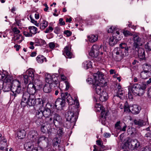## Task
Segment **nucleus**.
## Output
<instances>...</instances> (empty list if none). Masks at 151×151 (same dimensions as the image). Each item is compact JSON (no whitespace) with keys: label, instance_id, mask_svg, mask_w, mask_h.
<instances>
[{"label":"nucleus","instance_id":"1","mask_svg":"<svg viewBox=\"0 0 151 151\" xmlns=\"http://www.w3.org/2000/svg\"><path fill=\"white\" fill-rule=\"evenodd\" d=\"M93 78H88L87 81L94 86L96 92L99 95L102 92V91H104L103 87L106 86V82L104 80L103 73L99 71L93 74Z\"/></svg>","mask_w":151,"mask_h":151},{"label":"nucleus","instance_id":"2","mask_svg":"<svg viewBox=\"0 0 151 151\" xmlns=\"http://www.w3.org/2000/svg\"><path fill=\"white\" fill-rule=\"evenodd\" d=\"M76 107H73L70 110L68 111L65 114V118L67 121L63 124L64 126L68 129L70 127V122H75L77 120L79 111L78 109L79 106L78 101L76 99L74 101Z\"/></svg>","mask_w":151,"mask_h":151},{"label":"nucleus","instance_id":"3","mask_svg":"<svg viewBox=\"0 0 151 151\" xmlns=\"http://www.w3.org/2000/svg\"><path fill=\"white\" fill-rule=\"evenodd\" d=\"M21 83L19 80H15L12 81L11 84L9 83H4L3 89L4 92H8L11 90L14 98L18 96L19 94H22L23 92L21 90Z\"/></svg>","mask_w":151,"mask_h":151},{"label":"nucleus","instance_id":"4","mask_svg":"<svg viewBox=\"0 0 151 151\" xmlns=\"http://www.w3.org/2000/svg\"><path fill=\"white\" fill-rule=\"evenodd\" d=\"M147 86L145 82H142L140 84H135L133 85L132 86H129L128 87V93L129 98L132 99L134 96H142L145 92Z\"/></svg>","mask_w":151,"mask_h":151},{"label":"nucleus","instance_id":"5","mask_svg":"<svg viewBox=\"0 0 151 151\" xmlns=\"http://www.w3.org/2000/svg\"><path fill=\"white\" fill-rule=\"evenodd\" d=\"M39 83L36 84L35 81L34 84L33 83H29L27 88V91L30 95H33L35 94L37 91L40 90L42 87V85L40 81H38Z\"/></svg>","mask_w":151,"mask_h":151},{"label":"nucleus","instance_id":"6","mask_svg":"<svg viewBox=\"0 0 151 151\" xmlns=\"http://www.w3.org/2000/svg\"><path fill=\"white\" fill-rule=\"evenodd\" d=\"M128 148L132 150L138 148L140 145V143L136 139H129L127 142Z\"/></svg>","mask_w":151,"mask_h":151},{"label":"nucleus","instance_id":"7","mask_svg":"<svg viewBox=\"0 0 151 151\" xmlns=\"http://www.w3.org/2000/svg\"><path fill=\"white\" fill-rule=\"evenodd\" d=\"M46 81L47 83H49L50 85H54V86L58 83V81L57 80V78L55 77L54 75L51 76L50 74L47 73L45 75Z\"/></svg>","mask_w":151,"mask_h":151},{"label":"nucleus","instance_id":"8","mask_svg":"<svg viewBox=\"0 0 151 151\" xmlns=\"http://www.w3.org/2000/svg\"><path fill=\"white\" fill-rule=\"evenodd\" d=\"M101 47L95 45H93L91 48V50L89 52V55L93 58H96L99 55Z\"/></svg>","mask_w":151,"mask_h":151},{"label":"nucleus","instance_id":"9","mask_svg":"<svg viewBox=\"0 0 151 151\" xmlns=\"http://www.w3.org/2000/svg\"><path fill=\"white\" fill-rule=\"evenodd\" d=\"M60 91L61 96V99L65 102L66 99L67 102L69 104H73V99L69 94L68 92L63 93L62 92V91L59 88Z\"/></svg>","mask_w":151,"mask_h":151},{"label":"nucleus","instance_id":"10","mask_svg":"<svg viewBox=\"0 0 151 151\" xmlns=\"http://www.w3.org/2000/svg\"><path fill=\"white\" fill-rule=\"evenodd\" d=\"M114 51V53L115 54L114 55L115 60L117 61L121 60L124 56L123 50L117 47L115 49Z\"/></svg>","mask_w":151,"mask_h":151},{"label":"nucleus","instance_id":"11","mask_svg":"<svg viewBox=\"0 0 151 151\" xmlns=\"http://www.w3.org/2000/svg\"><path fill=\"white\" fill-rule=\"evenodd\" d=\"M133 37L134 42L132 49L133 50L136 49H137L140 45L141 39L137 34L133 35Z\"/></svg>","mask_w":151,"mask_h":151},{"label":"nucleus","instance_id":"12","mask_svg":"<svg viewBox=\"0 0 151 151\" xmlns=\"http://www.w3.org/2000/svg\"><path fill=\"white\" fill-rule=\"evenodd\" d=\"M65 101L61 99L58 98L55 102V107L58 109H62L65 105Z\"/></svg>","mask_w":151,"mask_h":151},{"label":"nucleus","instance_id":"13","mask_svg":"<svg viewBox=\"0 0 151 151\" xmlns=\"http://www.w3.org/2000/svg\"><path fill=\"white\" fill-rule=\"evenodd\" d=\"M71 47L70 46H66L63 51V54L67 58H70L72 57V54L70 52Z\"/></svg>","mask_w":151,"mask_h":151},{"label":"nucleus","instance_id":"14","mask_svg":"<svg viewBox=\"0 0 151 151\" xmlns=\"http://www.w3.org/2000/svg\"><path fill=\"white\" fill-rule=\"evenodd\" d=\"M50 128V124L47 122L43 124L41 128V131L43 133L49 132V130Z\"/></svg>","mask_w":151,"mask_h":151},{"label":"nucleus","instance_id":"15","mask_svg":"<svg viewBox=\"0 0 151 151\" xmlns=\"http://www.w3.org/2000/svg\"><path fill=\"white\" fill-rule=\"evenodd\" d=\"M137 51L139 58L141 59H144L145 58V53L144 49L138 47L137 49L133 50Z\"/></svg>","mask_w":151,"mask_h":151},{"label":"nucleus","instance_id":"16","mask_svg":"<svg viewBox=\"0 0 151 151\" xmlns=\"http://www.w3.org/2000/svg\"><path fill=\"white\" fill-rule=\"evenodd\" d=\"M130 108L131 109V112L135 114H138L141 110L140 107L137 105H134L132 106H131Z\"/></svg>","mask_w":151,"mask_h":151},{"label":"nucleus","instance_id":"17","mask_svg":"<svg viewBox=\"0 0 151 151\" xmlns=\"http://www.w3.org/2000/svg\"><path fill=\"white\" fill-rule=\"evenodd\" d=\"M62 121L61 117L58 114H54L53 122L55 126H57Z\"/></svg>","mask_w":151,"mask_h":151},{"label":"nucleus","instance_id":"18","mask_svg":"<svg viewBox=\"0 0 151 151\" xmlns=\"http://www.w3.org/2000/svg\"><path fill=\"white\" fill-rule=\"evenodd\" d=\"M99 95V98L101 102L106 101L108 98L107 93L106 91H102V92Z\"/></svg>","mask_w":151,"mask_h":151},{"label":"nucleus","instance_id":"19","mask_svg":"<svg viewBox=\"0 0 151 151\" xmlns=\"http://www.w3.org/2000/svg\"><path fill=\"white\" fill-rule=\"evenodd\" d=\"M42 111L43 116L46 118H48L50 116H52L53 114L51 113L50 109L48 108L44 109Z\"/></svg>","mask_w":151,"mask_h":151},{"label":"nucleus","instance_id":"20","mask_svg":"<svg viewBox=\"0 0 151 151\" xmlns=\"http://www.w3.org/2000/svg\"><path fill=\"white\" fill-rule=\"evenodd\" d=\"M119 48L123 50L125 52H128L130 47L127 46L126 43L124 42L122 43L119 44Z\"/></svg>","mask_w":151,"mask_h":151},{"label":"nucleus","instance_id":"21","mask_svg":"<svg viewBox=\"0 0 151 151\" xmlns=\"http://www.w3.org/2000/svg\"><path fill=\"white\" fill-rule=\"evenodd\" d=\"M150 71L144 70L142 71L140 74L141 78L143 79H146L150 76Z\"/></svg>","mask_w":151,"mask_h":151},{"label":"nucleus","instance_id":"22","mask_svg":"<svg viewBox=\"0 0 151 151\" xmlns=\"http://www.w3.org/2000/svg\"><path fill=\"white\" fill-rule=\"evenodd\" d=\"M34 96H31L27 100V105L29 106H34L35 105L36 102Z\"/></svg>","mask_w":151,"mask_h":151},{"label":"nucleus","instance_id":"23","mask_svg":"<svg viewBox=\"0 0 151 151\" xmlns=\"http://www.w3.org/2000/svg\"><path fill=\"white\" fill-rule=\"evenodd\" d=\"M6 140L4 137H2L0 140V149L3 150L6 147Z\"/></svg>","mask_w":151,"mask_h":151},{"label":"nucleus","instance_id":"24","mask_svg":"<svg viewBox=\"0 0 151 151\" xmlns=\"http://www.w3.org/2000/svg\"><path fill=\"white\" fill-rule=\"evenodd\" d=\"M30 135L32 138V140L34 142H35L38 138L37 136L38 135L37 132L35 130H33L30 131L29 132Z\"/></svg>","mask_w":151,"mask_h":151},{"label":"nucleus","instance_id":"25","mask_svg":"<svg viewBox=\"0 0 151 151\" xmlns=\"http://www.w3.org/2000/svg\"><path fill=\"white\" fill-rule=\"evenodd\" d=\"M89 41L92 43L97 41L98 40V36L96 35H91L88 36Z\"/></svg>","mask_w":151,"mask_h":151},{"label":"nucleus","instance_id":"26","mask_svg":"<svg viewBox=\"0 0 151 151\" xmlns=\"http://www.w3.org/2000/svg\"><path fill=\"white\" fill-rule=\"evenodd\" d=\"M117 89V94L116 96L121 98V97L123 94V91L122 90L121 86L119 84L116 85Z\"/></svg>","mask_w":151,"mask_h":151},{"label":"nucleus","instance_id":"27","mask_svg":"<svg viewBox=\"0 0 151 151\" xmlns=\"http://www.w3.org/2000/svg\"><path fill=\"white\" fill-rule=\"evenodd\" d=\"M44 91L46 93L50 92L51 91V85L49 83H47L44 86L43 88Z\"/></svg>","mask_w":151,"mask_h":151},{"label":"nucleus","instance_id":"28","mask_svg":"<svg viewBox=\"0 0 151 151\" xmlns=\"http://www.w3.org/2000/svg\"><path fill=\"white\" fill-rule=\"evenodd\" d=\"M117 40L115 36H112L109 39V44L110 45L113 46L116 44Z\"/></svg>","mask_w":151,"mask_h":151},{"label":"nucleus","instance_id":"29","mask_svg":"<svg viewBox=\"0 0 151 151\" xmlns=\"http://www.w3.org/2000/svg\"><path fill=\"white\" fill-rule=\"evenodd\" d=\"M26 134L25 131L24 130H19L17 134V137L19 139L23 138Z\"/></svg>","mask_w":151,"mask_h":151},{"label":"nucleus","instance_id":"30","mask_svg":"<svg viewBox=\"0 0 151 151\" xmlns=\"http://www.w3.org/2000/svg\"><path fill=\"white\" fill-rule=\"evenodd\" d=\"M143 70L146 71H150L151 70V65L148 63H145L142 65Z\"/></svg>","mask_w":151,"mask_h":151},{"label":"nucleus","instance_id":"31","mask_svg":"<svg viewBox=\"0 0 151 151\" xmlns=\"http://www.w3.org/2000/svg\"><path fill=\"white\" fill-rule=\"evenodd\" d=\"M37 62L40 63H42L44 61H46V58L42 55H39L36 58Z\"/></svg>","mask_w":151,"mask_h":151},{"label":"nucleus","instance_id":"32","mask_svg":"<svg viewBox=\"0 0 151 151\" xmlns=\"http://www.w3.org/2000/svg\"><path fill=\"white\" fill-rule=\"evenodd\" d=\"M83 64L85 68L86 69L91 68L92 67L91 62L89 60L84 61L83 63Z\"/></svg>","mask_w":151,"mask_h":151},{"label":"nucleus","instance_id":"33","mask_svg":"<svg viewBox=\"0 0 151 151\" xmlns=\"http://www.w3.org/2000/svg\"><path fill=\"white\" fill-rule=\"evenodd\" d=\"M33 147V144L30 142H27L24 145V147L25 148L29 151H31V150Z\"/></svg>","mask_w":151,"mask_h":151},{"label":"nucleus","instance_id":"34","mask_svg":"<svg viewBox=\"0 0 151 151\" xmlns=\"http://www.w3.org/2000/svg\"><path fill=\"white\" fill-rule=\"evenodd\" d=\"M29 30V32L32 35H35L37 33V28L34 26H30L28 28Z\"/></svg>","mask_w":151,"mask_h":151},{"label":"nucleus","instance_id":"35","mask_svg":"<svg viewBox=\"0 0 151 151\" xmlns=\"http://www.w3.org/2000/svg\"><path fill=\"white\" fill-rule=\"evenodd\" d=\"M30 97L29 94L27 92H26L23 93L22 99L25 101H27Z\"/></svg>","mask_w":151,"mask_h":151},{"label":"nucleus","instance_id":"36","mask_svg":"<svg viewBox=\"0 0 151 151\" xmlns=\"http://www.w3.org/2000/svg\"><path fill=\"white\" fill-rule=\"evenodd\" d=\"M124 111L127 113H129L131 112L130 106H129L127 102H126L124 105Z\"/></svg>","mask_w":151,"mask_h":151},{"label":"nucleus","instance_id":"37","mask_svg":"<svg viewBox=\"0 0 151 151\" xmlns=\"http://www.w3.org/2000/svg\"><path fill=\"white\" fill-rule=\"evenodd\" d=\"M27 73L28 74V76L31 78V80H34V74L32 71L31 70H28L27 71Z\"/></svg>","mask_w":151,"mask_h":151},{"label":"nucleus","instance_id":"38","mask_svg":"<svg viewBox=\"0 0 151 151\" xmlns=\"http://www.w3.org/2000/svg\"><path fill=\"white\" fill-rule=\"evenodd\" d=\"M23 80L24 81V83L26 84L29 83H31V81H32L31 78H29L27 75H26L24 76H23Z\"/></svg>","mask_w":151,"mask_h":151},{"label":"nucleus","instance_id":"39","mask_svg":"<svg viewBox=\"0 0 151 151\" xmlns=\"http://www.w3.org/2000/svg\"><path fill=\"white\" fill-rule=\"evenodd\" d=\"M134 123L135 124L140 126H142L144 125V122L143 120L141 119H135L134 120Z\"/></svg>","mask_w":151,"mask_h":151},{"label":"nucleus","instance_id":"40","mask_svg":"<svg viewBox=\"0 0 151 151\" xmlns=\"http://www.w3.org/2000/svg\"><path fill=\"white\" fill-rule=\"evenodd\" d=\"M47 22L46 21H43L40 25V28L43 29L47 27Z\"/></svg>","mask_w":151,"mask_h":151},{"label":"nucleus","instance_id":"41","mask_svg":"<svg viewBox=\"0 0 151 151\" xmlns=\"http://www.w3.org/2000/svg\"><path fill=\"white\" fill-rule=\"evenodd\" d=\"M12 78L9 76H6L4 79V83H9L11 84L12 83Z\"/></svg>","mask_w":151,"mask_h":151},{"label":"nucleus","instance_id":"42","mask_svg":"<svg viewBox=\"0 0 151 151\" xmlns=\"http://www.w3.org/2000/svg\"><path fill=\"white\" fill-rule=\"evenodd\" d=\"M35 101L37 105H38L40 106H42L43 107V102L41 99H35Z\"/></svg>","mask_w":151,"mask_h":151},{"label":"nucleus","instance_id":"43","mask_svg":"<svg viewBox=\"0 0 151 151\" xmlns=\"http://www.w3.org/2000/svg\"><path fill=\"white\" fill-rule=\"evenodd\" d=\"M145 48L148 50L151 51V41H149L145 44Z\"/></svg>","mask_w":151,"mask_h":151},{"label":"nucleus","instance_id":"44","mask_svg":"<svg viewBox=\"0 0 151 151\" xmlns=\"http://www.w3.org/2000/svg\"><path fill=\"white\" fill-rule=\"evenodd\" d=\"M42 110H40L37 112L36 114V116L38 119H41L43 116Z\"/></svg>","mask_w":151,"mask_h":151},{"label":"nucleus","instance_id":"45","mask_svg":"<svg viewBox=\"0 0 151 151\" xmlns=\"http://www.w3.org/2000/svg\"><path fill=\"white\" fill-rule=\"evenodd\" d=\"M116 28L113 26L111 27L109 29H108V32L109 33H114V34L115 33V29Z\"/></svg>","mask_w":151,"mask_h":151},{"label":"nucleus","instance_id":"46","mask_svg":"<svg viewBox=\"0 0 151 151\" xmlns=\"http://www.w3.org/2000/svg\"><path fill=\"white\" fill-rule=\"evenodd\" d=\"M123 32L124 35L125 37L128 36H132L133 35L132 33L129 31L124 30Z\"/></svg>","mask_w":151,"mask_h":151},{"label":"nucleus","instance_id":"47","mask_svg":"<svg viewBox=\"0 0 151 151\" xmlns=\"http://www.w3.org/2000/svg\"><path fill=\"white\" fill-rule=\"evenodd\" d=\"M144 137L147 140H150L151 139V134L150 132H148L145 134Z\"/></svg>","mask_w":151,"mask_h":151},{"label":"nucleus","instance_id":"48","mask_svg":"<svg viewBox=\"0 0 151 151\" xmlns=\"http://www.w3.org/2000/svg\"><path fill=\"white\" fill-rule=\"evenodd\" d=\"M63 129L62 128H59L58 131V133L59 136H61L64 134V132Z\"/></svg>","mask_w":151,"mask_h":151},{"label":"nucleus","instance_id":"49","mask_svg":"<svg viewBox=\"0 0 151 151\" xmlns=\"http://www.w3.org/2000/svg\"><path fill=\"white\" fill-rule=\"evenodd\" d=\"M27 101H25L24 100H23L22 99L21 100V105L22 107H25L27 105Z\"/></svg>","mask_w":151,"mask_h":151},{"label":"nucleus","instance_id":"50","mask_svg":"<svg viewBox=\"0 0 151 151\" xmlns=\"http://www.w3.org/2000/svg\"><path fill=\"white\" fill-rule=\"evenodd\" d=\"M64 33L67 37L70 36L72 34L71 32L68 30L65 31Z\"/></svg>","mask_w":151,"mask_h":151},{"label":"nucleus","instance_id":"51","mask_svg":"<svg viewBox=\"0 0 151 151\" xmlns=\"http://www.w3.org/2000/svg\"><path fill=\"white\" fill-rule=\"evenodd\" d=\"M95 108H98L97 110L98 111H99L100 110H101V109H103V108L104 107L101 104H97L95 105Z\"/></svg>","mask_w":151,"mask_h":151},{"label":"nucleus","instance_id":"52","mask_svg":"<svg viewBox=\"0 0 151 151\" xmlns=\"http://www.w3.org/2000/svg\"><path fill=\"white\" fill-rule=\"evenodd\" d=\"M53 29V28L51 27H49L48 28H47L45 31V33H48L52 32Z\"/></svg>","mask_w":151,"mask_h":151},{"label":"nucleus","instance_id":"53","mask_svg":"<svg viewBox=\"0 0 151 151\" xmlns=\"http://www.w3.org/2000/svg\"><path fill=\"white\" fill-rule=\"evenodd\" d=\"M46 138V137L45 136H42L40 137L39 138H37V143L39 144L40 143V141H41L42 140H44Z\"/></svg>","mask_w":151,"mask_h":151},{"label":"nucleus","instance_id":"54","mask_svg":"<svg viewBox=\"0 0 151 151\" xmlns=\"http://www.w3.org/2000/svg\"><path fill=\"white\" fill-rule=\"evenodd\" d=\"M42 121L41 119H38L35 122L37 126H39L42 124Z\"/></svg>","mask_w":151,"mask_h":151},{"label":"nucleus","instance_id":"55","mask_svg":"<svg viewBox=\"0 0 151 151\" xmlns=\"http://www.w3.org/2000/svg\"><path fill=\"white\" fill-rule=\"evenodd\" d=\"M147 96L149 98H151V87L148 89Z\"/></svg>","mask_w":151,"mask_h":151},{"label":"nucleus","instance_id":"56","mask_svg":"<svg viewBox=\"0 0 151 151\" xmlns=\"http://www.w3.org/2000/svg\"><path fill=\"white\" fill-rule=\"evenodd\" d=\"M120 121H118L116 122L115 124V128H116L117 129H120L121 128L119 127L120 126Z\"/></svg>","mask_w":151,"mask_h":151},{"label":"nucleus","instance_id":"57","mask_svg":"<svg viewBox=\"0 0 151 151\" xmlns=\"http://www.w3.org/2000/svg\"><path fill=\"white\" fill-rule=\"evenodd\" d=\"M13 31L15 34H18L20 32V31L18 29L17 27H14L13 29Z\"/></svg>","mask_w":151,"mask_h":151},{"label":"nucleus","instance_id":"58","mask_svg":"<svg viewBox=\"0 0 151 151\" xmlns=\"http://www.w3.org/2000/svg\"><path fill=\"white\" fill-rule=\"evenodd\" d=\"M101 110V118H103L104 116V114L105 113V108L103 107V109H101V110Z\"/></svg>","mask_w":151,"mask_h":151},{"label":"nucleus","instance_id":"59","mask_svg":"<svg viewBox=\"0 0 151 151\" xmlns=\"http://www.w3.org/2000/svg\"><path fill=\"white\" fill-rule=\"evenodd\" d=\"M35 42H37L39 44H40L42 43H43L45 42L44 40L41 39H36Z\"/></svg>","mask_w":151,"mask_h":151},{"label":"nucleus","instance_id":"60","mask_svg":"<svg viewBox=\"0 0 151 151\" xmlns=\"http://www.w3.org/2000/svg\"><path fill=\"white\" fill-rule=\"evenodd\" d=\"M63 20V19L62 18H60L59 19V23L61 25H64L65 24V22Z\"/></svg>","mask_w":151,"mask_h":151},{"label":"nucleus","instance_id":"61","mask_svg":"<svg viewBox=\"0 0 151 151\" xmlns=\"http://www.w3.org/2000/svg\"><path fill=\"white\" fill-rule=\"evenodd\" d=\"M24 35L26 37H32V34L30 33H29L28 32H24Z\"/></svg>","mask_w":151,"mask_h":151},{"label":"nucleus","instance_id":"62","mask_svg":"<svg viewBox=\"0 0 151 151\" xmlns=\"http://www.w3.org/2000/svg\"><path fill=\"white\" fill-rule=\"evenodd\" d=\"M65 83L66 85L65 90H68V89L70 87L69 83L66 81H65Z\"/></svg>","mask_w":151,"mask_h":151},{"label":"nucleus","instance_id":"63","mask_svg":"<svg viewBox=\"0 0 151 151\" xmlns=\"http://www.w3.org/2000/svg\"><path fill=\"white\" fill-rule=\"evenodd\" d=\"M55 46V45L53 42H50L49 44V47L51 49L54 48Z\"/></svg>","mask_w":151,"mask_h":151},{"label":"nucleus","instance_id":"64","mask_svg":"<svg viewBox=\"0 0 151 151\" xmlns=\"http://www.w3.org/2000/svg\"><path fill=\"white\" fill-rule=\"evenodd\" d=\"M96 144L99 146H100L101 147H102V146H103V145H102L101 144V142L99 140H98L96 141Z\"/></svg>","mask_w":151,"mask_h":151}]
</instances>
